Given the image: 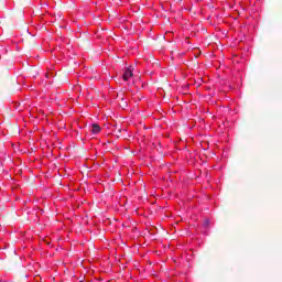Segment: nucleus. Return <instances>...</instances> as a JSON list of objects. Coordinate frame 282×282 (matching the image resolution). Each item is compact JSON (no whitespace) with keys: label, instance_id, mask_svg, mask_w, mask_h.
<instances>
[{"label":"nucleus","instance_id":"obj_2","mask_svg":"<svg viewBox=\"0 0 282 282\" xmlns=\"http://www.w3.org/2000/svg\"><path fill=\"white\" fill-rule=\"evenodd\" d=\"M100 131H102V129L100 128V124L93 123L91 133H100Z\"/></svg>","mask_w":282,"mask_h":282},{"label":"nucleus","instance_id":"obj_3","mask_svg":"<svg viewBox=\"0 0 282 282\" xmlns=\"http://www.w3.org/2000/svg\"><path fill=\"white\" fill-rule=\"evenodd\" d=\"M203 226H204V228H208V226H210V220L205 219V220L203 221Z\"/></svg>","mask_w":282,"mask_h":282},{"label":"nucleus","instance_id":"obj_1","mask_svg":"<svg viewBox=\"0 0 282 282\" xmlns=\"http://www.w3.org/2000/svg\"><path fill=\"white\" fill-rule=\"evenodd\" d=\"M130 78H133V66H129L123 69L122 79L127 82Z\"/></svg>","mask_w":282,"mask_h":282}]
</instances>
